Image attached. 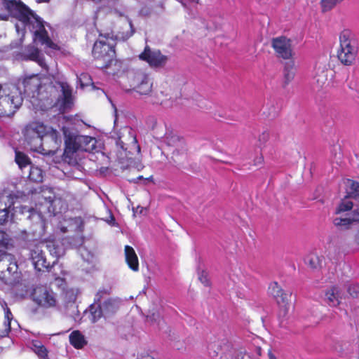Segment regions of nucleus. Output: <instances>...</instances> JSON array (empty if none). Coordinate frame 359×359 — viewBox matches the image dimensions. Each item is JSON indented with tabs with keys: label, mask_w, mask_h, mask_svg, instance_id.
I'll return each mask as SVG.
<instances>
[{
	"label": "nucleus",
	"mask_w": 359,
	"mask_h": 359,
	"mask_svg": "<svg viewBox=\"0 0 359 359\" xmlns=\"http://www.w3.org/2000/svg\"><path fill=\"white\" fill-rule=\"evenodd\" d=\"M269 359H276V358L271 353L269 354Z\"/></svg>",
	"instance_id": "49"
},
{
	"label": "nucleus",
	"mask_w": 359,
	"mask_h": 359,
	"mask_svg": "<svg viewBox=\"0 0 359 359\" xmlns=\"http://www.w3.org/2000/svg\"><path fill=\"white\" fill-rule=\"evenodd\" d=\"M358 46L353 33L350 29H344L339 34V48L337 57L344 65H351L358 55Z\"/></svg>",
	"instance_id": "7"
},
{
	"label": "nucleus",
	"mask_w": 359,
	"mask_h": 359,
	"mask_svg": "<svg viewBox=\"0 0 359 359\" xmlns=\"http://www.w3.org/2000/svg\"><path fill=\"white\" fill-rule=\"evenodd\" d=\"M79 79L82 86H88V83L91 81L90 76L86 74H82Z\"/></svg>",
	"instance_id": "40"
},
{
	"label": "nucleus",
	"mask_w": 359,
	"mask_h": 359,
	"mask_svg": "<svg viewBox=\"0 0 359 359\" xmlns=\"http://www.w3.org/2000/svg\"><path fill=\"white\" fill-rule=\"evenodd\" d=\"M140 359H154V358L149 354H145L142 355Z\"/></svg>",
	"instance_id": "44"
},
{
	"label": "nucleus",
	"mask_w": 359,
	"mask_h": 359,
	"mask_svg": "<svg viewBox=\"0 0 359 359\" xmlns=\"http://www.w3.org/2000/svg\"><path fill=\"white\" fill-rule=\"evenodd\" d=\"M353 202L351 201L348 198H346L340 203L335 212L337 215H339L344 212L351 210L353 208Z\"/></svg>",
	"instance_id": "35"
},
{
	"label": "nucleus",
	"mask_w": 359,
	"mask_h": 359,
	"mask_svg": "<svg viewBox=\"0 0 359 359\" xmlns=\"http://www.w3.org/2000/svg\"><path fill=\"white\" fill-rule=\"evenodd\" d=\"M46 247L50 253L55 257H60L65 254L64 248L55 241H48Z\"/></svg>",
	"instance_id": "31"
},
{
	"label": "nucleus",
	"mask_w": 359,
	"mask_h": 359,
	"mask_svg": "<svg viewBox=\"0 0 359 359\" xmlns=\"http://www.w3.org/2000/svg\"><path fill=\"white\" fill-rule=\"evenodd\" d=\"M262 161H263V158L262 156H260L257 158V161L255 162V164L256 165L260 164V163H262Z\"/></svg>",
	"instance_id": "45"
},
{
	"label": "nucleus",
	"mask_w": 359,
	"mask_h": 359,
	"mask_svg": "<svg viewBox=\"0 0 359 359\" xmlns=\"http://www.w3.org/2000/svg\"><path fill=\"white\" fill-rule=\"evenodd\" d=\"M62 231H63V232H65V231H66V230H65V229H63V228L62 229Z\"/></svg>",
	"instance_id": "50"
},
{
	"label": "nucleus",
	"mask_w": 359,
	"mask_h": 359,
	"mask_svg": "<svg viewBox=\"0 0 359 359\" xmlns=\"http://www.w3.org/2000/svg\"><path fill=\"white\" fill-rule=\"evenodd\" d=\"M269 138V134L268 132H264L259 137V141L262 143H264L266 142Z\"/></svg>",
	"instance_id": "42"
},
{
	"label": "nucleus",
	"mask_w": 359,
	"mask_h": 359,
	"mask_svg": "<svg viewBox=\"0 0 359 359\" xmlns=\"http://www.w3.org/2000/svg\"><path fill=\"white\" fill-rule=\"evenodd\" d=\"M268 292L282 307L280 313L285 316L288 311V297L290 295L283 291L277 282H273L269 285Z\"/></svg>",
	"instance_id": "15"
},
{
	"label": "nucleus",
	"mask_w": 359,
	"mask_h": 359,
	"mask_svg": "<svg viewBox=\"0 0 359 359\" xmlns=\"http://www.w3.org/2000/svg\"><path fill=\"white\" fill-rule=\"evenodd\" d=\"M109 293L108 289H100L97 291L95 297V302L89 306L88 311V318L92 323L97 322L101 317H104L102 309H101V302L104 296Z\"/></svg>",
	"instance_id": "14"
},
{
	"label": "nucleus",
	"mask_w": 359,
	"mask_h": 359,
	"mask_svg": "<svg viewBox=\"0 0 359 359\" xmlns=\"http://www.w3.org/2000/svg\"><path fill=\"white\" fill-rule=\"evenodd\" d=\"M346 191L349 197L356 198L359 196V182L346 179L344 182Z\"/></svg>",
	"instance_id": "26"
},
{
	"label": "nucleus",
	"mask_w": 359,
	"mask_h": 359,
	"mask_svg": "<svg viewBox=\"0 0 359 359\" xmlns=\"http://www.w3.org/2000/svg\"><path fill=\"white\" fill-rule=\"evenodd\" d=\"M125 257L126 261L128 265V266L133 270L134 271H137L139 269V262L137 256L135 253V250L129 246H125Z\"/></svg>",
	"instance_id": "21"
},
{
	"label": "nucleus",
	"mask_w": 359,
	"mask_h": 359,
	"mask_svg": "<svg viewBox=\"0 0 359 359\" xmlns=\"http://www.w3.org/2000/svg\"><path fill=\"white\" fill-rule=\"evenodd\" d=\"M100 38L95 43L93 48V55L97 60H102L103 64L100 65L102 68H107L112 62L114 56V50L113 46L106 43L104 39L106 36H100Z\"/></svg>",
	"instance_id": "10"
},
{
	"label": "nucleus",
	"mask_w": 359,
	"mask_h": 359,
	"mask_svg": "<svg viewBox=\"0 0 359 359\" xmlns=\"http://www.w3.org/2000/svg\"><path fill=\"white\" fill-rule=\"evenodd\" d=\"M25 141L31 150L43 154H50L53 152L46 150L43 146V138L50 137L51 140L57 142L58 133L50 127L45 126L39 121L29 123L24 130Z\"/></svg>",
	"instance_id": "4"
},
{
	"label": "nucleus",
	"mask_w": 359,
	"mask_h": 359,
	"mask_svg": "<svg viewBox=\"0 0 359 359\" xmlns=\"http://www.w3.org/2000/svg\"><path fill=\"white\" fill-rule=\"evenodd\" d=\"M53 80L56 81L60 88L61 95L57 99L55 104L62 112L68 111L73 105L74 98L72 96V89L68 83L60 78L59 74L53 72L49 73Z\"/></svg>",
	"instance_id": "11"
},
{
	"label": "nucleus",
	"mask_w": 359,
	"mask_h": 359,
	"mask_svg": "<svg viewBox=\"0 0 359 359\" xmlns=\"http://www.w3.org/2000/svg\"><path fill=\"white\" fill-rule=\"evenodd\" d=\"M24 88V94L30 100V102L36 109L46 110L53 106L51 101L47 105L43 103L44 96L41 93L42 84L41 77L39 74H33L26 76L21 82Z\"/></svg>",
	"instance_id": "6"
},
{
	"label": "nucleus",
	"mask_w": 359,
	"mask_h": 359,
	"mask_svg": "<svg viewBox=\"0 0 359 359\" xmlns=\"http://www.w3.org/2000/svg\"><path fill=\"white\" fill-rule=\"evenodd\" d=\"M15 161L20 170L31 165L29 158L23 152L15 151Z\"/></svg>",
	"instance_id": "30"
},
{
	"label": "nucleus",
	"mask_w": 359,
	"mask_h": 359,
	"mask_svg": "<svg viewBox=\"0 0 359 359\" xmlns=\"http://www.w3.org/2000/svg\"><path fill=\"white\" fill-rule=\"evenodd\" d=\"M355 241L358 243V245H359V231L358 232V233L355 236Z\"/></svg>",
	"instance_id": "47"
},
{
	"label": "nucleus",
	"mask_w": 359,
	"mask_h": 359,
	"mask_svg": "<svg viewBox=\"0 0 359 359\" xmlns=\"http://www.w3.org/2000/svg\"><path fill=\"white\" fill-rule=\"evenodd\" d=\"M118 141L117 145L119 146L122 149L127 150L125 145L128 143H131L134 147H136L137 151L139 153L140 151V147L137 145V140L134 131L130 127L125 126L122 128L118 134H117Z\"/></svg>",
	"instance_id": "17"
},
{
	"label": "nucleus",
	"mask_w": 359,
	"mask_h": 359,
	"mask_svg": "<svg viewBox=\"0 0 359 359\" xmlns=\"http://www.w3.org/2000/svg\"><path fill=\"white\" fill-rule=\"evenodd\" d=\"M139 57L140 60L147 62L152 68H163L168 62V57L161 53L158 50H152L146 46Z\"/></svg>",
	"instance_id": "12"
},
{
	"label": "nucleus",
	"mask_w": 359,
	"mask_h": 359,
	"mask_svg": "<svg viewBox=\"0 0 359 359\" xmlns=\"http://www.w3.org/2000/svg\"><path fill=\"white\" fill-rule=\"evenodd\" d=\"M15 16L18 20L15 24L16 31L23 34L25 29H28L34 34V40L45 45L52 49H57V45L53 43L48 37L45 29L43 21L36 16L25 5L15 6Z\"/></svg>",
	"instance_id": "2"
},
{
	"label": "nucleus",
	"mask_w": 359,
	"mask_h": 359,
	"mask_svg": "<svg viewBox=\"0 0 359 359\" xmlns=\"http://www.w3.org/2000/svg\"><path fill=\"white\" fill-rule=\"evenodd\" d=\"M15 6V2L13 1L0 0V18L5 19L6 17V15L3 16L1 12H11Z\"/></svg>",
	"instance_id": "34"
},
{
	"label": "nucleus",
	"mask_w": 359,
	"mask_h": 359,
	"mask_svg": "<svg viewBox=\"0 0 359 359\" xmlns=\"http://www.w3.org/2000/svg\"><path fill=\"white\" fill-rule=\"evenodd\" d=\"M50 0H36L37 3H45L48 2Z\"/></svg>",
	"instance_id": "48"
},
{
	"label": "nucleus",
	"mask_w": 359,
	"mask_h": 359,
	"mask_svg": "<svg viewBox=\"0 0 359 359\" xmlns=\"http://www.w3.org/2000/svg\"><path fill=\"white\" fill-rule=\"evenodd\" d=\"M339 255V252L336 247L330 246L325 251L326 257L330 260H336Z\"/></svg>",
	"instance_id": "37"
},
{
	"label": "nucleus",
	"mask_w": 359,
	"mask_h": 359,
	"mask_svg": "<svg viewBox=\"0 0 359 359\" xmlns=\"http://www.w3.org/2000/svg\"><path fill=\"white\" fill-rule=\"evenodd\" d=\"M32 349L33 351L41 358V359H48L47 358V350L45 346L41 344L39 341H33L32 342Z\"/></svg>",
	"instance_id": "32"
},
{
	"label": "nucleus",
	"mask_w": 359,
	"mask_h": 359,
	"mask_svg": "<svg viewBox=\"0 0 359 359\" xmlns=\"http://www.w3.org/2000/svg\"><path fill=\"white\" fill-rule=\"evenodd\" d=\"M20 83L0 84V118L11 117L22 105L23 96Z\"/></svg>",
	"instance_id": "5"
},
{
	"label": "nucleus",
	"mask_w": 359,
	"mask_h": 359,
	"mask_svg": "<svg viewBox=\"0 0 359 359\" xmlns=\"http://www.w3.org/2000/svg\"><path fill=\"white\" fill-rule=\"evenodd\" d=\"M31 259L34 268L38 271H42L43 269H48L49 262H46L43 251L39 247H35L30 252Z\"/></svg>",
	"instance_id": "19"
},
{
	"label": "nucleus",
	"mask_w": 359,
	"mask_h": 359,
	"mask_svg": "<svg viewBox=\"0 0 359 359\" xmlns=\"http://www.w3.org/2000/svg\"><path fill=\"white\" fill-rule=\"evenodd\" d=\"M296 74V67L293 61L286 63L284 68L283 79L284 84L288 85L294 78Z\"/></svg>",
	"instance_id": "24"
},
{
	"label": "nucleus",
	"mask_w": 359,
	"mask_h": 359,
	"mask_svg": "<svg viewBox=\"0 0 359 359\" xmlns=\"http://www.w3.org/2000/svg\"><path fill=\"white\" fill-rule=\"evenodd\" d=\"M130 86L140 94L147 95L151 90L152 83L147 74L137 72L135 74Z\"/></svg>",
	"instance_id": "16"
},
{
	"label": "nucleus",
	"mask_w": 359,
	"mask_h": 359,
	"mask_svg": "<svg viewBox=\"0 0 359 359\" xmlns=\"http://www.w3.org/2000/svg\"><path fill=\"white\" fill-rule=\"evenodd\" d=\"M69 342L76 348H81L86 344L84 336L78 330L70 334Z\"/></svg>",
	"instance_id": "25"
},
{
	"label": "nucleus",
	"mask_w": 359,
	"mask_h": 359,
	"mask_svg": "<svg viewBox=\"0 0 359 359\" xmlns=\"http://www.w3.org/2000/svg\"><path fill=\"white\" fill-rule=\"evenodd\" d=\"M348 292L351 296L357 297L359 295V284L352 283L348 287Z\"/></svg>",
	"instance_id": "39"
},
{
	"label": "nucleus",
	"mask_w": 359,
	"mask_h": 359,
	"mask_svg": "<svg viewBox=\"0 0 359 359\" xmlns=\"http://www.w3.org/2000/svg\"><path fill=\"white\" fill-rule=\"evenodd\" d=\"M28 177L33 182H41L43 177V171L40 168L31 165L29 166Z\"/></svg>",
	"instance_id": "33"
},
{
	"label": "nucleus",
	"mask_w": 359,
	"mask_h": 359,
	"mask_svg": "<svg viewBox=\"0 0 359 359\" xmlns=\"http://www.w3.org/2000/svg\"><path fill=\"white\" fill-rule=\"evenodd\" d=\"M104 297L101 302V309L104 313V318H107L113 316L119 309L120 301L117 299L106 298Z\"/></svg>",
	"instance_id": "18"
},
{
	"label": "nucleus",
	"mask_w": 359,
	"mask_h": 359,
	"mask_svg": "<svg viewBox=\"0 0 359 359\" xmlns=\"http://www.w3.org/2000/svg\"><path fill=\"white\" fill-rule=\"evenodd\" d=\"M306 265L313 269H318L321 266L322 259L315 252L309 253L304 259Z\"/></svg>",
	"instance_id": "29"
},
{
	"label": "nucleus",
	"mask_w": 359,
	"mask_h": 359,
	"mask_svg": "<svg viewBox=\"0 0 359 359\" xmlns=\"http://www.w3.org/2000/svg\"><path fill=\"white\" fill-rule=\"evenodd\" d=\"M128 23H129V26L130 27V29H131V34H133L134 32V29L133 28V25H132V22L130 20H128Z\"/></svg>",
	"instance_id": "46"
},
{
	"label": "nucleus",
	"mask_w": 359,
	"mask_h": 359,
	"mask_svg": "<svg viewBox=\"0 0 359 359\" xmlns=\"http://www.w3.org/2000/svg\"><path fill=\"white\" fill-rule=\"evenodd\" d=\"M31 297L34 303L42 308L54 309L58 304L56 294L46 286H38L34 288Z\"/></svg>",
	"instance_id": "9"
},
{
	"label": "nucleus",
	"mask_w": 359,
	"mask_h": 359,
	"mask_svg": "<svg viewBox=\"0 0 359 359\" xmlns=\"http://www.w3.org/2000/svg\"><path fill=\"white\" fill-rule=\"evenodd\" d=\"M65 149L64 160L69 164L77 163V156L81 151L96 152L97 140L94 137L85 135H78L73 129L63 126Z\"/></svg>",
	"instance_id": "3"
},
{
	"label": "nucleus",
	"mask_w": 359,
	"mask_h": 359,
	"mask_svg": "<svg viewBox=\"0 0 359 359\" xmlns=\"http://www.w3.org/2000/svg\"><path fill=\"white\" fill-rule=\"evenodd\" d=\"M348 215H350L352 222H359V209L353 210Z\"/></svg>",
	"instance_id": "41"
},
{
	"label": "nucleus",
	"mask_w": 359,
	"mask_h": 359,
	"mask_svg": "<svg viewBox=\"0 0 359 359\" xmlns=\"http://www.w3.org/2000/svg\"><path fill=\"white\" fill-rule=\"evenodd\" d=\"M271 46L277 56L283 59H291L294 55L291 41L285 36L273 38Z\"/></svg>",
	"instance_id": "13"
},
{
	"label": "nucleus",
	"mask_w": 359,
	"mask_h": 359,
	"mask_svg": "<svg viewBox=\"0 0 359 359\" xmlns=\"http://www.w3.org/2000/svg\"><path fill=\"white\" fill-rule=\"evenodd\" d=\"M159 315L158 314H155V313H152L151 315H148L147 316V320H150V321H157L158 320V323H160V320H159Z\"/></svg>",
	"instance_id": "43"
},
{
	"label": "nucleus",
	"mask_w": 359,
	"mask_h": 359,
	"mask_svg": "<svg viewBox=\"0 0 359 359\" xmlns=\"http://www.w3.org/2000/svg\"><path fill=\"white\" fill-rule=\"evenodd\" d=\"M313 80V83H316L318 87L322 88L327 80V71L323 67H318L316 70Z\"/></svg>",
	"instance_id": "28"
},
{
	"label": "nucleus",
	"mask_w": 359,
	"mask_h": 359,
	"mask_svg": "<svg viewBox=\"0 0 359 359\" xmlns=\"http://www.w3.org/2000/svg\"><path fill=\"white\" fill-rule=\"evenodd\" d=\"M30 198L34 201L35 208L21 204L25 203L28 197L8 193L0 194V225L14 222L18 212L22 215L28 213V219L42 225L46 216L56 215L66 209L65 203L57 198L53 189L49 187L35 189Z\"/></svg>",
	"instance_id": "1"
},
{
	"label": "nucleus",
	"mask_w": 359,
	"mask_h": 359,
	"mask_svg": "<svg viewBox=\"0 0 359 359\" xmlns=\"http://www.w3.org/2000/svg\"><path fill=\"white\" fill-rule=\"evenodd\" d=\"M344 294L339 287L333 286L328 288L325 294V301L331 306H338L342 299Z\"/></svg>",
	"instance_id": "20"
},
{
	"label": "nucleus",
	"mask_w": 359,
	"mask_h": 359,
	"mask_svg": "<svg viewBox=\"0 0 359 359\" xmlns=\"http://www.w3.org/2000/svg\"><path fill=\"white\" fill-rule=\"evenodd\" d=\"M11 246V240L8 235L0 231V279L7 278L9 275L15 273L18 270L15 257L6 252Z\"/></svg>",
	"instance_id": "8"
},
{
	"label": "nucleus",
	"mask_w": 359,
	"mask_h": 359,
	"mask_svg": "<svg viewBox=\"0 0 359 359\" xmlns=\"http://www.w3.org/2000/svg\"><path fill=\"white\" fill-rule=\"evenodd\" d=\"M79 294L77 288H67L64 292L63 299L66 306H73Z\"/></svg>",
	"instance_id": "27"
},
{
	"label": "nucleus",
	"mask_w": 359,
	"mask_h": 359,
	"mask_svg": "<svg viewBox=\"0 0 359 359\" xmlns=\"http://www.w3.org/2000/svg\"><path fill=\"white\" fill-rule=\"evenodd\" d=\"M198 279L202 284L205 286H210V283L208 278V273L205 271H201L198 272Z\"/></svg>",
	"instance_id": "38"
},
{
	"label": "nucleus",
	"mask_w": 359,
	"mask_h": 359,
	"mask_svg": "<svg viewBox=\"0 0 359 359\" xmlns=\"http://www.w3.org/2000/svg\"><path fill=\"white\" fill-rule=\"evenodd\" d=\"M2 307L4 311V328L0 329V337H4L8 336L10 330H11V323L13 320V314L11 313L10 309L8 308L6 304L4 302L2 304Z\"/></svg>",
	"instance_id": "23"
},
{
	"label": "nucleus",
	"mask_w": 359,
	"mask_h": 359,
	"mask_svg": "<svg viewBox=\"0 0 359 359\" xmlns=\"http://www.w3.org/2000/svg\"><path fill=\"white\" fill-rule=\"evenodd\" d=\"M25 55L27 59L36 62L41 67H44L47 72L49 71L42 55L37 48L34 47H29L27 49Z\"/></svg>",
	"instance_id": "22"
},
{
	"label": "nucleus",
	"mask_w": 359,
	"mask_h": 359,
	"mask_svg": "<svg viewBox=\"0 0 359 359\" xmlns=\"http://www.w3.org/2000/svg\"><path fill=\"white\" fill-rule=\"evenodd\" d=\"M352 222L350 215L346 217H337L333 219V224L336 226H348Z\"/></svg>",
	"instance_id": "36"
}]
</instances>
